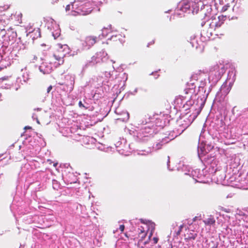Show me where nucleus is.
<instances>
[{"label":"nucleus","instance_id":"f257e3e1","mask_svg":"<svg viewBox=\"0 0 248 248\" xmlns=\"http://www.w3.org/2000/svg\"><path fill=\"white\" fill-rule=\"evenodd\" d=\"M70 53V48L67 45L56 44L53 48V57L58 61L59 65L64 62V57Z\"/></svg>","mask_w":248,"mask_h":248},{"label":"nucleus","instance_id":"f03ea898","mask_svg":"<svg viewBox=\"0 0 248 248\" xmlns=\"http://www.w3.org/2000/svg\"><path fill=\"white\" fill-rule=\"evenodd\" d=\"M226 16H219L217 18L216 17L212 16L209 20V30L207 32V36L210 37L213 34V31H216L224 23L226 20Z\"/></svg>","mask_w":248,"mask_h":248},{"label":"nucleus","instance_id":"7ed1b4c3","mask_svg":"<svg viewBox=\"0 0 248 248\" xmlns=\"http://www.w3.org/2000/svg\"><path fill=\"white\" fill-rule=\"evenodd\" d=\"M98 41V38L96 36L89 35L86 37L84 43L83 45L85 48L89 49Z\"/></svg>","mask_w":248,"mask_h":248},{"label":"nucleus","instance_id":"20e7f679","mask_svg":"<svg viewBox=\"0 0 248 248\" xmlns=\"http://www.w3.org/2000/svg\"><path fill=\"white\" fill-rule=\"evenodd\" d=\"M190 6L189 4V0H184L182 6L180 8V10L183 12H190Z\"/></svg>","mask_w":248,"mask_h":248},{"label":"nucleus","instance_id":"39448f33","mask_svg":"<svg viewBox=\"0 0 248 248\" xmlns=\"http://www.w3.org/2000/svg\"><path fill=\"white\" fill-rule=\"evenodd\" d=\"M204 224L207 226L214 225L215 224L216 220L213 216H209L208 217L203 220Z\"/></svg>","mask_w":248,"mask_h":248},{"label":"nucleus","instance_id":"423d86ee","mask_svg":"<svg viewBox=\"0 0 248 248\" xmlns=\"http://www.w3.org/2000/svg\"><path fill=\"white\" fill-rule=\"evenodd\" d=\"M210 11L207 13L205 12L204 10H201L200 12V14L202 16H204V20L201 22V26L203 27L205 24V20H206V18H208L211 16V12L212 9L211 8H209Z\"/></svg>","mask_w":248,"mask_h":248},{"label":"nucleus","instance_id":"0eeeda50","mask_svg":"<svg viewBox=\"0 0 248 248\" xmlns=\"http://www.w3.org/2000/svg\"><path fill=\"white\" fill-rule=\"evenodd\" d=\"M197 236V233H195L193 231H189L185 234V239L186 241L190 240H194Z\"/></svg>","mask_w":248,"mask_h":248},{"label":"nucleus","instance_id":"6e6552de","mask_svg":"<svg viewBox=\"0 0 248 248\" xmlns=\"http://www.w3.org/2000/svg\"><path fill=\"white\" fill-rule=\"evenodd\" d=\"M189 4L190 6V12L193 14L195 12L199 10V5L198 3L194 0H189Z\"/></svg>","mask_w":248,"mask_h":248},{"label":"nucleus","instance_id":"1a4fd4ad","mask_svg":"<svg viewBox=\"0 0 248 248\" xmlns=\"http://www.w3.org/2000/svg\"><path fill=\"white\" fill-rule=\"evenodd\" d=\"M147 233L142 230H140V232H139V236L140 237V239L139 242H141L146 237Z\"/></svg>","mask_w":248,"mask_h":248},{"label":"nucleus","instance_id":"9d476101","mask_svg":"<svg viewBox=\"0 0 248 248\" xmlns=\"http://www.w3.org/2000/svg\"><path fill=\"white\" fill-rule=\"evenodd\" d=\"M149 225L152 228V230L148 237V239L150 240L153 235V231H154L155 230V224L153 222H149Z\"/></svg>","mask_w":248,"mask_h":248},{"label":"nucleus","instance_id":"9b49d317","mask_svg":"<svg viewBox=\"0 0 248 248\" xmlns=\"http://www.w3.org/2000/svg\"><path fill=\"white\" fill-rule=\"evenodd\" d=\"M45 66V63H43L39 67V69L40 71L43 72L44 74H46L49 73V69H44V67Z\"/></svg>","mask_w":248,"mask_h":248},{"label":"nucleus","instance_id":"f8f14e48","mask_svg":"<svg viewBox=\"0 0 248 248\" xmlns=\"http://www.w3.org/2000/svg\"><path fill=\"white\" fill-rule=\"evenodd\" d=\"M106 30H107V33H110V32H112V26H111V25H108L107 27H104V28L102 29V31H103V32L104 33Z\"/></svg>","mask_w":248,"mask_h":248},{"label":"nucleus","instance_id":"ddd939ff","mask_svg":"<svg viewBox=\"0 0 248 248\" xmlns=\"http://www.w3.org/2000/svg\"><path fill=\"white\" fill-rule=\"evenodd\" d=\"M218 210L220 211H224L226 213H230L231 210L230 209L225 208L223 207L219 206Z\"/></svg>","mask_w":248,"mask_h":248},{"label":"nucleus","instance_id":"4468645a","mask_svg":"<svg viewBox=\"0 0 248 248\" xmlns=\"http://www.w3.org/2000/svg\"><path fill=\"white\" fill-rule=\"evenodd\" d=\"M92 11V8H88L87 10L83 11L84 13H83V15H88L91 13Z\"/></svg>","mask_w":248,"mask_h":248},{"label":"nucleus","instance_id":"2eb2a0df","mask_svg":"<svg viewBox=\"0 0 248 248\" xmlns=\"http://www.w3.org/2000/svg\"><path fill=\"white\" fill-rule=\"evenodd\" d=\"M183 227H184L183 225H181L179 226V229L178 231L176 232L177 235H179L180 234V233L182 232Z\"/></svg>","mask_w":248,"mask_h":248},{"label":"nucleus","instance_id":"dca6fc26","mask_svg":"<svg viewBox=\"0 0 248 248\" xmlns=\"http://www.w3.org/2000/svg\"><path fill=\"white\" fill-rule=\"evenodd\" d=\"M229 7H230V5H229L228 4L225 5L224 6H223L221 11L222 12H225L228 10Z\"/></svg>","mask_w":248,"mask_h":248},{"label":"nucleus","instance_id":"f3484780","mask_svg":"<svg viewBox=\"0 0 248 248\" xmlns=\"http://www.w3.org/2000/svg\"><path fill=\"white\" fill-rule=\"evenodd\" d=\"M78 105H79V107L80 108H85V109H87V107H86L82 103L81 101H79V103H78Z\"/></svg>","mask_w":248,"mask_h":248},{"label":"nucleus","instance_id":"a211bd4d","mask_svg":"<svg viewBox=\"0 0 248 248\" xmlns=\"http://www.w3.org/2000/svg\"><path fill=\"white\" fill-rule=\"evenodd\" d=\"M124 228L125 227L124 225H121L119 227V229L121 232H123L124 230Z\"/></svg>","mask_w":248,"mask_h":248},{"label":"nucleus","instance_id":"6ab92c4d","mask_svg":"<svg viewBox=\"0 0 248 248\" xmlns=\"http://www.w3.org/2000/svg\"><path fill=\"white\" fill-rule=\"evenodd\" d=\"M155 40H152L151 42H150L149 43H148V45H147V47H149V46H150V45H152L154 44H155Z\"/></svg>","mask_w":248,"mask_h":248},{"label":"nucleus","instance_id":"aec40b11","mask_svg":"<svg viewBox=\"0 0 248 248\" xmlns=\"http://www.w3.org/2000/svg\"><path fill=\"white\" fill-rule=\"evenodd\" d=\"M153 240L155 244H156L158 241V239L157 237H154Z\"/></svg>","mask_w":248,"mask_h":248},{"label":"nucleus","instance_id":"412c9836","mask_svg":"<svg viewBox=\"0 0 248 248\" xmlns=\"http://www.w3.org/2000/svg\"><path fill=\"white\" fill-rule=\"evenodd\" d=\"M52 86L51 85L49 86L47 89V93H49L50 92V91L52 90Z\"/></svg>","mask_w":248,"mask_h":248},{"label":"nucleus","instance_id":"4be33fe9","mask_svg":"<svg viewBox=\"0 0 248 248\" xmlns=\"http://www.w3.org/2000/svg\"><path fill=\"white\" fill-rule=\"evenodd\" d=\"M37 59V57L36 56H33V59H32V62H34L35 61H36Z\"/></svg>","mask_w":248,"mask_h":248},{"label":"nucleus","instance_id":"5701e85b","mask_svg":"<svg viewBox=\"0 0 248 248\" xmlns=\"http://www.w3.org/2000/svg\"><path fill=\"white\" fill-rule=\"evenodd\" d=\"M73 87H74V85H72L71 87L70 88V91H71L73 90Z\"/></svg>","mask_w":248,"mask_h":248},{"label":"nucleus","instance_id":"b1692460","mask_svg":"<svg viewBox=\"0 0 248 248\" xmlns=\"http://www.w3.org/2000/svg\"><path fill=\"white\" fill-rule=\"evenodd\" d=\"M105 0H98V2H100V3H102L103 1H104Z\"/></svg>","mask_w":248,"mask_h":248},{"label":"nucleus","instance_id":"393cba45","mask_svg":"<svg viewBox=\"0 0 248 248\" xmlns=\"http://www.w3.org/2000/svg\"><path fill=\"white\" fill-rule=\"evenodd\" d=\"M57 165H58V163H54L53 166H54L55 167H56L57 166Z\"/></svg>","mask_w":248,"mask_h":248},{"label":"nucleus","instance_id":"a878e982","mask_svg":"<svg viewBox=\"0 0 248 248\" xmlns=\"http://www.w3.org/2000/svg\"><path fill=\"white\" fill-rule=\"evenodd\" d=\"M196 219H197V217H195L193 218V221H195L196 220Z\"/></svg>","mask_w":248,"mask_h":248},{"label":"nucleus","instance_id":"bb28decb","mask_svg":"<svg viewBox=\"0 0 248 248\" xmlns=\"http://www.w3.org/2000/svg\"><path fill=\"white\" fill-rule=\"evenodd\" d=\"M58 1H59L58 0H56L55 2H57Z\"/></svg>","mask_w":248,"mask_h":248},{"label":"nucleus","instance_id":"cd10ccee","mask_svg":"<svg viewBox=\"0 0 248 248\" xmlns=\"http://www.w3.org/2000/svg\"><path fill=\"white\" fill-rule=\"evenodd\" d=\"M69 7V5H67V7H66V9H67V7Z\"/></svg>","mask_w":248,"mask_h":248},{"label":"nucleus","instance_id":"c85d7f7f","mask_svg":"<svg viewBox=\"0 0 248 248\" xmlns=\"http://www.w3.org/2000/svg\"><path fill=\"white\" fill-rule=\"evenodd\" d=\"M147 243V242H144V244H146Z\"/></svg>","mask_w":248,"mask_h":248}]
</instances>
